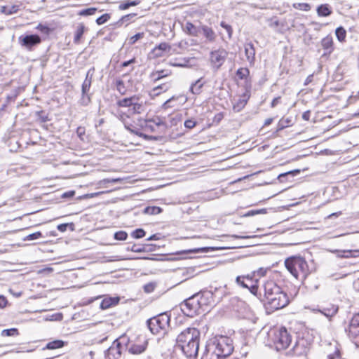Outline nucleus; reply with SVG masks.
Here are the masks:
<instances>
[{"label": "nucleus", "mask_w": 359, "mask_h": 359, "mask_svg": "<svg viewBox=\"0 0 359 359\" xmlns=\"http://www.w3.org/2000/svg\"><path fill=\"white\" fill-rule=\"evenodd\" d=\"M119 297H107L102 299L100 303V308L102 310L107 309L111 306H114L119 302Z\"/></svg>", "instance_id": "obj_22"}, {"label": "nucleus", "mask_w": 359, "mask_h": 359, "mask_svg": "<svg viewBox=\"0 0 359 359\" xmlns=\"http://www.w3.org/2000/svg\"><path fill=\"white\" fill-rule=\"evenodd\" d=\"M36 116L37 119L41 123H46L50 120L48 115L43 111H38Z\"/></svg>", "instance_id": "obj_50"}, {"label": "nucleus", "mask_w": 359, "mask_h": 359, "mask_svg": "<svg viewBox=\"0 0 359 359\" xmlns=\"http://www.w3.org/2000/svg\"><path fill=\"white\" fill-rule=\"evenodd\" d=\"M18 42L22 47L32 50L34 46L41 43V39L38 34L22 35L18 38Z\"/></svg>", "instance_id": "obj_10"}, {"label": "nucleus", "mask_w": 359, "mask_h": 359, "mask_svg": "<svg viewBox=\"0 0 359 359\" xmlns=\"http://www.w3.org/2000/svg\"><path fill=\"white\" fill-rule=\"evenodd\" d=\"M257 280H253V282L251 283L250 285L249 286L248 290L250 291L252 294H253L255 296H257L258 292V286L257 285Z\"/></svg>", "instance_id": "obj_51"}, {"label": "nucleus", "mask_w": 359, "mask_h": 359, "mask_svg": "<svg viewBox=\"0 0 359 359\" xmlns=\"http://www.w3.org/2000/svg\"><path fill=\"white\" fill-rule=\"evenodd\" d=\"M202 79H199L193 83L190 87V91L195 95H198L201 93V88L204 85V83L201 81Z\"/></svg>", "instance_id": "obj_32"}, {"label": "nucleus", "mask_w": 359, "mask_h": 359, "mask_svg": "<svg viewBox=\"0 0 359 359\" xmlns=\"http://www.w3.org/2000/svg\"><path fill=\"white\" fill-rule=\"evenodd\" d=\"M144 34L143 32L137 33L134 36H131L129 39V43L130 45L135 44L138 40L144 37Z\"/></svg>", "instance_id": "obj_49"}, {"label": "nucleus", "mask_w": 359, "mask_h": 359, "mask_svg": "<svg viewBox=\"0 0 359 359\" xmlns=\"http://www.w3.org/2000/svg\"><path fill=\"white\" fill-rule=\"evenodd\" d=\"M162 209L157 206H148L144 209V213L147 215H154L161 213Z\"/></svg>", "instance_id": "obj_35"}, {"label": "nucleus", "mask_w": 359, "mask_h": 359, "mask_svg": "<svg viewBox=\"0 0 359 359\" xmlns=\"http://www.w3.org/2000/svg\"><path fill=\"white\" fill-rule=\"evenodd\" d=\"M254 280V273L248 274L243 276H238L236 278V284L243 288H249L248 285H250L251 283Z\"/></svg>", "instance_id": "obj_16"}, {"label": "nucleus", "mask_w": 359, "mask_h": 359, "mask_svg": "<svg viewBox=\"0 0 359 359\" xmlns=\"http://www.w3.org/2000/svg\"><path fill=\"white\" fill-rule=\"evenodd\" d=\"M86 133V129L84 127L79 126L76 129V134L78 137L81 140H83V137Z\"/></svg>", "instance_id": "obj_61"}, {"label": "nucleus", "mask_w": 359, "mask_h": 359, "mask_svg": "<svg viewBox=\"0 0 359 359\" xmlns=\"http://www.w3.org/2000/svg\"><path fill=\"white\" fill-rule=\"evenodd\" d=\"M128 237V234L126 231H120L114 233V238L118 241H125Z\"/></svg>", "instance_id": "obj_47"}, {"label": "nucleus", "mask_w": 359, "mask_h": 359, "mask_svg": "<svg viewBox=\"0 0 359 359\" xmlns=\"http://www.w3.org/2000/svg\"><path fill=\"white\" fill-rule=\"evenodd\" d=\"M250 72L248 68H240L236 72V75L240 79H244L248 77Z\"/></svg>", "instance_id": "obj_39"}, {"label": "nucleus", "mask_w": 359, "mask_h": 359, "mask_svg": "<svg viewBox=\"0 0 359 359\" xmlns=\"http://www.w3.org/2000/svg\"><path fill=\"white\" fill-rule=\"evenodd\" d=\"M201 33H203L206 40L209 42H214L216 39V34L213 29L207 25H201Z\"/></svg>", "instance_id": "obj_20"}, {"label": "nucleus", "mask_w": 359, "mask_h": 359, "mask_svg": "<svg viewBox=\"0 0 359 359\" xmlns=\"http://www.w3.org/2000/svg\"><path fill=\"white\" fill-rule=\"evenodd\" d=\"M36 29H39V31H41L43 34H48L50 32V29L48 27L43 25L41 24H39L37 26Z\"/></svg>", "instance_id": "obj_63"}, {"label": "nucleus", "mask_w": 359, "mask_h": 359, "mask_svg": "<svg viewBox=\"0 0 359 359\" xmlns=\"http://www.w3.org/2000/svg\"><path fill=\"white\" fill-rule=\"evenodd\" d=\"M158 121H156H156H154V122H155L156 126H158V127H159V128H161V132L165 133V130H167V128H168V126H167V124H166L164 121H163L160 120L159 118H158Z\"/></svg>", "instance_id": "obj_56"}, {"label": "nucleus", "mask_w": 359, "mask_h": 359, "mask_svg": "<svg viewBox=\"0 0 359 359\" xmlns=\"http://www.w3.org/2000/svg\"><path fill=\"white\" fill-rule=\"evenodd\" d=\"M140 0H126L123 2H121L118 5V9L120 11H124L129 8L130 6H136L140 4Z\"/></svg>", "instance_id": "obj_28"}, {"label": "nucleus", "mask_w": 359, "mask_h": 359, "mask_svg": "<svg viewBox=\"0 0 359 359\" xmlns=\"http://www.w3.org/2000/svg\"><path fill=\"white\" fill-rule=\"evenodd\" d=\"M139 98L134 96L131 97L124 98L123 100H121L118 101V105L121 107H128L129 109L131 108L133 104L135 101H138Z\"/></svg>", "instance_id": "obj_27"}, {"label": "nucleus", "mask_w": 359, "mask_h": 359, "mask_svg": "<svg viewBox=\"0 0 359 359\" xmlns=\"http://www.w3.org/2000/svg\"><path fill=\"white\" fill-rule=\"evenodd\" d=\"M269 344L277 351L286 349L292 341V337L285 327L273 328L268 332Z\"/></svg>", "instance_id": "obj_3"}, {"label": "nucleus", "mask_w": 359, "mask_h": 359, "mask_svg": "<svg viewBox=\"0 0 359 359\" xmlns=\"http://www.w3.org/2000/svg\"><path fill=\"white\" fill-rule=\"evenodd\" d=\"M196 125V122L193 119H188L184 122V126L188 129L194 128Z\"/></svg>", "instance_id": "obj_60"}, {"label": "nucleus", "mask_w": 359, "mask_h": 359, "mask_svg": "<svg viewBox=\"0 0 359 359\" xmlns=\"http://www.w3.org/2000/svg\"><path fill=\"white\" fill-rule=\"evenodd\" d=\"M66 344H67V342H65L62 340L57 339V340H54V341L48 342L46 345V346L43 348V349H49V350L57 349V348L63 347Z\"/></svg>", "instance_id": "obj_26"}, {"label": "nucleus", "mask_w": 359, "mask_h": 359, "mask_svg": "<svg viewBox=\"0 0 359 359\" xmlns=\"http://www.w3.org/2000/svg\"><path fill=\"white\" fill-rule=\"evenodd\" d=\"M285 265L288 271L297 279L306 278L309 273L306 261L302 257H291L285 259Z\"/></svg>", "instance_id": "obj_5"}, {"label": "nucleus", "mask_w": 359, "mask_h": 359, "mask_svg": "<svg viewBox=\"0 0 359 359\" xmlns=\"http://www.w3.org/2000/svg\"><path fill=\"white\" fill-rule=\"evenodd\" d=\"M220 26L225 29L227 32L228 36L229 39L232 36L233 29L231 25L226 24L224 21L221 22Z\"/></svg>", "instance_id": "obj_55"}, {"label": "nucleus", "mask_w": 359, "mask_h": 359, "mask_svg": "<svg viewBox=\"0 0 359 359\" xmlns=\"http://www.w3.org/2000/svg\"><path fill=\"white\" fill-rule=\"evenodd\" d=\"M293 6L297 9H300L305 11H308L311 9V6L306 3L294 4Z\"/></svg>", "instance_id": "obj_48"}, {"label": "nucleus", "mask_w": 359, "mask_h": 359, "mask_svg": "<svg viewBox=\"0 0 359 359\" xmlns=\"http://www.w3.org/2000/svg\"><path fill=\"white\" fill-rule=\"evenodd\" d=\"M130 250L135 252H142L145 250L144 247L140 245L134 244L132 245Z\"/></svg>", "instance_id": "obj_58"}, {"label": "nucleus", "mask_w": 359, "mask_h": 359, "mask_svg": "<svg viewBox=\"0 0 359 359\" xmlns=\"http://www.w3.org/2000/svg\"><path fill=\"white\" fill-rule=\"evenodd\" d=\"M109 19H110V15L109 13H104V14L102 15L101 16H100L98 18H97L96 23L98 25H103L105 22H107Z\"/></svg>", "instance_id": "obj_45"}, {"label": "nucleus", "mask_w": 359, "mask_h": 359, "mask_svg": "<svg viewBox=\"0 0 359 359\" xmlns=\"http://www.w3.org/2000/svg\"><path fill=\"white\" fill-rule=\"evenodd\" d=\"M145 236V231L142 229H137L132 233V236L135 238H141Z\"/></svg>", "instance_id": "obj_53"}, {"label": "nucleus", "mask_w": 359, "mask_h": 359, "mask_svg": "<svg viewBox=\"0 0 359 359\" xmlns=\"http://www.w3.org/2000/svg\"><path fill=\"white\" fill-rule=\"evenodd\" d=\"M143 111V106L138 101H135L131 108L128 109L130 114H141Z\"/></svg>", "instance_id": "obj_33"}, {"label": "nucleus", "mask_w": 359, "mask_h": 359, "mask_svg": "<svg viewBox=\"0 0 359 359\" xmlns=\"http://www.w3.org/2000/svg\"><path fill=\"white\" fill-rule=\"evenodd\" d=\"M321 46L325 50L323 56L330 55L334 50V44H333V39L331 35H327L323 39H322L320 41Z\"/></svg>", "instance_id": "obj_15"}, {"label": "nucleus", "mask_w": 359, "mask_h": 359, "mask_svg": "<svg viewBox=\"0 0 359 359\" xmlns=\"http://www.w3.org/2000/svg\"><path fill=\"white\" fill-rule=\"evenodd\" d=\"M233 351V341L230 337L216 336L208 341L204 359H225Z\"/></svg>", "instance_id": "obj_1"}, {"label": "nucleus", "mask_w": 359, "mask_h": 359, "mask_svg": "<svg viewBox=\"0 0 359 359\" xmlns=\"http://www.w3.org/2000/svg\"><path fill=\"white\" fill-rule=\"evenodd\" d=\"M346 332H348V335L351 339H356L359 338V313L353 316ZM355 343H359V340Z\"/></svg>", "instance_id": "obj_13"}, {"label": "nucleus", "mask_w": 359, "mask_h": 359, "mask_svg": "<svg viewBox=\"0 0 359 359\" xmlns=\"http://www.w3.org/2000/svg\"><path fill=\"white\" fill-rule=\"evenodd\" d=\"M170 74H171V72L168 69L158 70V71L153 72L151 74V78L154 81H157L160 80L161 79H163L164 77L169 76Z\"/></svg>", "instance_id": "obj_24"}, {"label": "nucleus", "mask_w": 359, "mask_h": 359, "mask_svg": "<svg viewBox=\"0 0 359 359\" xmlns=\"http://www.w3.org/2000/svg\"><path fill=\"white\" fill-rule=\"evenodd\" d=\"M177 98H178L177 97L172 96V97H170V99H168L167 101H165L163 103V107L164 109H168V108L173 107L174 105H172L171 103H172V101L176 100Z\"/></svg>", "instance_id": "obj_57"}, {"label": "nucleus", "mask_w": 359, "mask_h": 359, "mask_svg": "<svg viewBox=\"0 0 359 359\" xmlns=\"http://www.w3.org/2000/svg\"><path fill=\"white\" fill-rule=\"evenodd\" d=\"M317 13L320 17H327L331 15L332 10L328 4H321L317 8Z\"/></svg>", "instance_id": "obj_25"}, {"label": "nucleus", "mask_w": 359, "mask_h": 359, "mask_svg": "<svg viewBox=\"0 0 359 359\" xmlns=\"http://www.w3.org/2000/svg\"><path fill=\"white\" fill-rule=\"evenodd\" d=\"M335 34L339 41L344 42L346 36V31L343 27H339L335 30Z\"/></svg>", "instance_id": "obj_34"}, {"label": "nucleus", "mask_w": 359, "mask_h": 359, "mask_svg": "<svg viewBox=\"0 0 359 359\" xmlns=\"http://www.w3.org/2000/svg\"><path fill=\"white\" fill-rule=\"evenodd\" d=\"M42 236H43L42 233L41 231H36L35 233H31V234L27 236L24 240L25 241H32V240H36V239L40 238Z\"/></svg>", "instance_id": "obj_52"}, {"label": "nucleus", "mask_w": 359, "mask_h": 359, "mask_svg": "<svg viewBox=\"0 0 359 359\" xmlns=\"http://www.w3.org/2000/svg\"><path fill=\"white\" fill-rule=\"evenodd\" d=\"M121 348L116 346L114 343L106 351L105 358L106 359H120L122 353Z\"/></svg>", "instance_id": "obj_17"}, {"label": "nucleus", "mask_w": 359, "mask_h": 359, "mask_svg": "<svg viewBox=\"0 0 359 359\" xmlns=\"http://www.w3.org/2000/svg\"><path fill=\"white\" fill-rule=\"evenodd\" d=\"M74 226V225L73 223H64V224H60L57 225V229L60 232H65L67 231L68 227H70L71 230L73 231Z\"/></svg>", "instance_id": "obj_43"}, {"label": "nucleus", "mask_w": 359, "mask_h": 359, "mask_svg": "<svg viewBox=\"0 0 359 359\" xmlns=\"http://www.w3.org/2000/svg\"><path fill=\"white\" fill-rule=\"evenodd\" d=\"M291 120L289 118H281L278 123L277 130H281L290 126Z\"/></svg>", "instance_id": "obj_41"}, {"label": "nucleus", "mask_w": 359, "mask_h": 359, "mask_svg": "<svg viewBox=\"0 0 359 359\" xmlns=\"http://www.w3.org/2000/svg\"><path fill=\"white\" fill-rule=\"evenodd\" d=\"M147 344L148 341L144 337H139L137 341L132 343L127 349L130 353L137 355L146 350Z\"/></svg>", "instance_id": "obj_11"}, {"label": "nucleus", "mask_w": 359, "mask_h": 359, "mask_svg": "<svg viewBox=\"0 0 359 359\" xmlns=\"http://www.w3.org/2000/svg\"><path fill=\"white\" fill-rule=\"evenodd\" d=\"M85 26L83 24H79L75 32L74 42L76 44H79L80 43V40L84 33Z\"/></svg>", "instance_id": "obj_31"}, {"label": "nucleus", "mask_w": 359, "mask_h": 359, "mask_svg": "<svg viewBox=\"0 0 359 359\" xmlns=\"http://www.w3.org/2000/svg\"><path fill=\"white\" fill-rule=\"evenodd\" d=\"M91 102V95L89 93H81V97L79 101V103L81 106H88Z\"/></svg>", "instance_id": "obj_36"}, {"label": "nucleus", "mask_w": 359, "mask_h": 359, "mask_svg": "<svg viewBox=\"0 0 359 359\" xmlns=\"http://www.w3.org/2000/svg\"><path fill=\"white\" fill-rule=\"evenodd\" d=\"M200 337L201 332L198 329L188 327L178 334L176 339L177 346L180 347L182 345H187L192 341L198 342Z\"/></svg>", "instance_id": "obj_7"}, {"label": "nucleus", "mask_w": 359, "mask_h": 359, "mask_svg": "<svg viewBox=\"0 0 359 359\" xmlns=\"http://www.w3.org/2000/svg\"><path fill=\"white\" fill-rule=\"evenodd\" d=\"M170 88V85L168 84H166V83H163V84H161V85H159L156 87H155L154 89H153V91L156 94H159L160 92L158 91V90H161L164 92L167 91Z\"/></svg>", "instance_id": "obj_54"}, {"label": "nucleus", "mask_w": 359, "mask_h": 359, "mask_svg": "<svg viewBox=\"0 0 359 359\" xmlns=\"http://www.w3.org/2000/svg\"><path fill=\"white\" fill-rule=\"evenodd\" d=\"M220 290V288L215 287L213 290H205L194 294L195 297H197L202 313L208 311V307L214 304L215 301L222 299V296L219 294Z\"/></svg>", "instance_id": "obj_6"}, {"label": "nucleus", "mask_w": 359, "mask_h": 359, "mask_svg": "<svg viewBox=\"0 0 359 359\" xmlns=\"http://www.w3.org/2000/svg\"><path fill=\"white\" fill-rule=\"evenodd\" d=\"M326 359H340V353L338 351H335L334 353L328 355Z\"/></svg>", "instance_id": "obj_64"}, {"label": "nucleus", "mask_w": 359, "mask_h": 359, "mask_svg": "<svg viewBox=\"0 0 359 359\" xmlns=\"http://www.w3.org/2000/svg\"><path fill=\"white\" fill-rule=\"evenodd\" d=\"M1 335L2 337H15L19 335L17 328H10L2 330Z\"/></svg>", "instance_id": "obj_37"}, {"label": "nucleus", "mask_w": 359, "mask_h": 359, "mask_svg": "<svg viewBox=\"0 0 359 359\" xmlns=\"http://www.w3.org/2000/svg\"><path fill=\"white\" fill-rule=\"evenodd\" d=\"M249 95L246 93L243 94L237 101L233 104V109L236 111H240L247 104Z\"/></svg>", "instance_id": "obj_23"}, {"label": "nucleus", "mask_w": 359, "mask_h": 359, "mask_svg": "<svg viewBox=\"0 0 359 359\" xmlns=\"http://www.w3.org/2000/svg\"><path fill=\"white\" fill-rule=\"evenodd\" d=\"M139 136L143 137L147 140H156V141H157V140H161V137H160V136L148 135H144V134H142V133H140Z\"/></svg>", "instance_id": "obj_59"}, {"label": "nucleus", "mask_w": 359, "mask_h": 359, "mask_svg": "<svg viewBox=\"0 0 359 359\" xmlns=\"http://www.w3.org/2000/svg\"><path fill=\"white\" fill-rule=\"evenodd\" d=\"M180 348L187 358H195L198 353L199 341H192L191 344L182 345Z\"/></svg>", "instance_id": "obj_14"}, {"label": "nucleus", "mask_w": 359, "mask_h": 359, "mask_svg": "<svg viewBox=\"0 0 359 359\" xmlns=\"http://www.w3.org/2000/svg\"><path fill=\"white\" fill-rule=\"evenodd\" d=\"M93 71L94 69H89L86 74V79L84 80V81L83 82V84H82V86H81V93H89V90H90V86H91V83H92V80H93Z\"/></svg>", "instance_id": "obj_21"}, {"label": "nucleus", "mask_w": 359, "mask_h": 359, "mask_svg": "<svg viewBox=\"0 0 359 359\" xmlns=\"http://www.w3.org/2000/svg\"><path fill=\"white\" fill-rule=\"evenodd\" d=\"M171 49V46L165 42L161 43L159 45L156 46V50H161L163 53L164 52H170Z\"/></svg>", "instance_id": "obj_46"}, {"label": "nucleus", "mask_w": 359, "mask_h": 359, "mask_svg": "<svg viewBox=\"0 0 359 359\" xmlns=\"http://www.w3.org/2000/svg\"><path fill=\"white\" fill-rule=\"evenodd\" d=\"M170 316L167 313H161L147 321V326L154 334L164 337L170 330Z\"/></svg>", "instance_id": "obj_4"}, {"label": "nucleus", "mask_w": 359, "mask_h": 359, "mask_svg": "<svg viewBox=\"0 0 359 359\" xmlns=\"http://www.w3.org/2000/svg\"><path fill=\"white\" fill-rule=\"evenodd\" d=\"M264 298L268 309L276 311L289 304L287 294L274 281L269 280L264 284Z\"/></svg>", "instance_id": "obj_2"}, {"label": "nucleus", "mask_w": 359, "mask_h": 359, "mask_svg": "<svg viewBox=\"0 0 359 359\" xmlns=\"http://www.w3.org/2000/svg\"><path fill=\"white\" fill-rule=\"evenodd\" d=\"M267 213V209L266 208H262L259 210H251L247 212L244 217H252L258 214H266Z\"/></svg>", "instance_id": "obj_38"}, {"label": "nucleus", "mask_w": 359, "mask_h": 359, "mask_svg": "<svg viewBox=\"0 0 359 359\" xmlns=\"http://www.w3.org/2000/svg\"><path fill=\"white\" fill-rule=\"evenodd\" d=\"M229 53L224 48L212 50L210 53V63L213 71L217 72L225 62Z\"/></svg>", "instance_id": "obj_9"}, {"label": "nucleus", "mask_w": 359, "mask_h": 359, "mask_svg": "<svg viewBox=\"0 0 359 359\" xmlns=\"http://www.w3.org/2000/svg\"><path fill=\"white\" fill-rule=\"evenodd\" d=\"M183 29L187 34L193 36H198L201 34V26L196 27L190 22H186Z\"/></svg>", "instance_id": "obj_19"}, {"label": "nucleus", "mask_w": 359, "mask_h": 359, "mask_svg": "<svg viewBox=\"0 0 359 359\" xmlns=\"http://www.w3.org/2000/svg\"><path fill=\"white\" fill-rule=\"evenodd\" d=\"M245 53L247 60L250 64L253 65L255 62V49L251 42L245 44Z\"/></svg>", "instance_id": "obj_18"}, {"label": "nucleus", "mask_w": 359, "mask_h": 359, "mask_svg": "<svg viewBox=\"0 0 359 359\" xmlns=\"http://www.w3.org/2000/svg\"><path fill=\"white\" fill-rule=\"evenodd\" d=\"M180 306L183 313L188 317H194L202 313L197 297H195L194 294L184 300Z\"/></svg>", "instance_id": "obj_8"}, {"label": "nucleus", "mask_w": 359, "mask_h": 359, "mask_svg": "<svg viewBox=\"0 0 359 359\" xmlns=\"http://www.w3.org/2000/svg\"><path fill=\"white\" fill-rule=\"evenodd\" d=\"M96 11H97V8L92 7V8H88L81 10L79 12L78 14L81 16H88V15H94Z\"/></svg>", "instance_id": "obj_40"}, {"label": "nucleus", "mask_w": 359, "mask_h": 359, "mask_svg": "<svg viewBox=\"0 0 359 359\" xmlns=\"http://www.w3.org/2000/svg\"><path fill=\"white\" fill-rule=\"evenodd\" d=\"M121 118L122 121H123V123H124V126H125V128H126L128 130L130 131L131 133H136V134H137L138 135H140V134H138L137 132H135V130H134L135 127H134L133 125H131V124L128 125L127 123H126V122H125V120H124V118H123V116H121Z\"/></svg>", "instance_id": "obj_62"}, {"label": "nucleus", "mask_w": 359, "mask_h": 359, "mask_svg": "<svg viewBox=\"0 0 359 359\" xmlns=\"http://www.w3.org/2000/svg\"><path fill=\"white\" fill-rule=\"evenodd\" d=\"M135 13L126 15L119 20L118 22H121V24L126 23V25H128L135 18Z\"/></svg>", "instance_id": "obj_42"}, {"label": "nucleus", "mask_w": 359, "mask_h": 359, "mask_svg": "<svg viewBox=\"0 0 359 359\" xmlns=\"http://www.w3.org/2000/svg\"><path fill=\"white\" fill-rule=\"evenodd\" d=\"M19 5H13L12 6H3L1 7V12L5 15H9L16 13L19 11Z\"/></svg>", "instance_id": "obj_30"}, {"label": "nucleus", "mask_w": 359, "mask_h": 359, "mask_svg": "<svg viewBox=\"0 0 359 359\" xmlns=\"http://www.w3.org/2000/svg\"><path fill=\"white\" fill-rule=\"evenodd\" d=\"M116 90L121 94H125L126 89L124 85V82L122 80H117L116 81Z\"/></svg>", "instance_id": "obj_44"}, {"label": "nucleus", "mask_w": 359, "mask_h": 359, "mask_svg": "<svg viewBox=\"0 0 359 359\" xmlns=\"http://www.w3.org/2000/svg\"><path fill=\"white\" fill-rule=\"evenodd\" d=\"M116 346L121 348V350L123 349L124 346L128 347L130 344H129V339L126 335H123L120 337L118 339H116L113 342Z\"/></svg>", "instance_id": "obj_29"}, {"label": "nucleus", "mask_w": 359, "mask_h": 359, "mask_svg": "<svg viewBox=\"0 0 359 359\" xmlns=\"http://www.w3.org/2000/svg\"><path fill=\"white\" fill-rule=\"evenodd\" d=\"M339 310L338 306L333 304H327L325 305L318 306L316 309H313V311L316 313H320L330 320L335 316Z\"/></svg>", "instance_id": "obj_12"}]
</instances>
